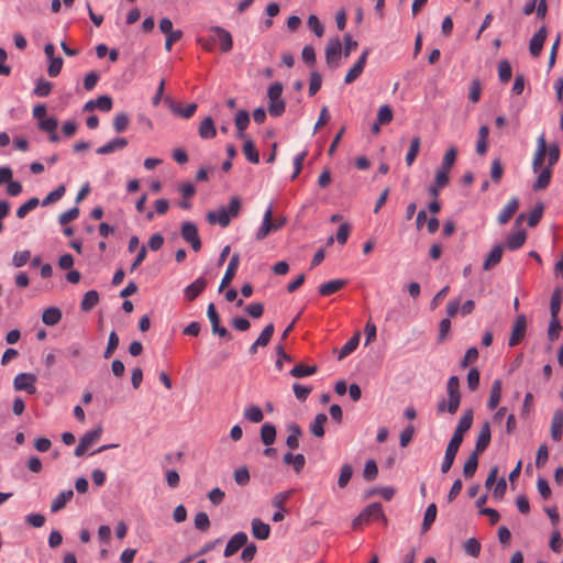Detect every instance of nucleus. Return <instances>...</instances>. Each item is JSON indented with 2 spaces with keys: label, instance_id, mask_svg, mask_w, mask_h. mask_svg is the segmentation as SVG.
<instances>
[{
  "label": "nucleus",
  "instance_id": "nucleus-1",
  "mask_svg": "<svg viewBox=\"0 0 563 563\" xmlns=\"http://www.w3.org/2000/svg\"><path fill=\"white\" fill-rule=\"evenodd\" d=\"M560 159V147L556 143L547 144L542 133L537 139V148L532 159V170L537 179L532 185L533 190L545 189L552 179V168Z\"/></svg>",
  "mask_w": 563,
  "mask_h": 563
},
{
  "label": "nucleus",
  "instance_id": "nucleus-2",
  "mask_svg": "<svg viewBox=\"0 0 563 563\" xmlns=\"http://www.w3.org/2000/svg\"><path fill=\"white\" fill-rule=\"evenodd\" d=\"M210 35L198 36L197 43L207 52H212L219 44L221 53H229L233 47L231 33L222 26H210Z\"/></svg>",
  "mask_w": 563,
  "mask_h": 563
},
{
  "label": "nucleus",
  "instance_id": "nucleus-3",
  "mask_svg": "<svg viewBox=\"0 0 563 563\" xmlns=\"http://www.w3.org/2000/svg\"><path fill=\"white\" fill-rule=\"evenodd\" d=\"M448 398H442L438 401V413L449 412L454 415L461 404L460 379L457 376H451L446 383Z\"/></svg>",
  "mask_w": 563,
  "mask_h": 563
},
{
  "label": "nucleus",
  "instance_id": "nucleus-4",
  "mask_svg": "<svg viewBox=\"0 0 563 563\" xmlns=\"http://www.w3.org/2000/svg\"><path fill=\"white\" fill-rule=\"evenodd\" d=\"M241 210V201L238 197L230 200L229 206H221L218 210L209 211L207 220L210 224H219L225 228L230 224L232 218H236Z\"/></svg>",
  "mask_w": 563,
  "mask_h": 563
},
{
  "label": "nucleus",
  "instance_id": "nucleus-5",
  "mask_svg": "<svg viewBox=\"0 0 563 563\" xmlns=\"http://www.w3.org/2000/svg\"><path fill=\"white\" fill-rule=\"evenodd\" d=\"M343 53L342 43L339 37H332L325 46V62L329 67L336 68L340 66V58Z\"/></svg>",
  "mask_w": 563,
  "mask_h": 563
},
{
  "label": "nucleus",
  "instance_id": "nucleus-6",
  "mask_svg": "<svg viewBox=\"0 0 563 563\" xmlns=\"http://www.w3.org/2000/svg\"><path fill=\"white\" fill-rule=\"evenodd\" d=\"M102 434V428L99 426L93 430L87 431L79 441L75 449L76 456H82L95 443H97Z\"/></svg>",
  "mask_w": 563,
  "mask_h": 563
},
{
  "label": "nucleus",
  "instance_id": "nucleus-7",
  "mask_svg": "<svg viewBox=\"0 0 563 563\" xmlns=\"http://www.w3.org/2000/svg\"><path fill=\"white\" fill-rule=\"evenodd\" d=\"M36 376L31 373H21L18 374L13 380V386L15 390H23L30 395L36 393Z\"/></svg>",
  "mask_w": 563,
  "mask_h": 563
},
{
  "label": "nucleus",
  "instance_id": "nucleus-8",
  "mask_svg": "<svg viewBox=\"0 0 563 563\" xmlns=\"http://www.w3.org/2000/svg\"><path fill=\"white\" fill-rule=\"evenodd\" d=\"M181 236L188 242L195 252L200 251L201 241L198 235V229L192 222H184L181 225Z\"/></svg>",
  "mask_w": 563,
  "mask_h": 563
},
{
  "label": "nucleus",
  "instance_id": "nucleus-9",
  "mask_svg": "<svg viewBox=\"0 0 563 563\" xmlns=\"http://www.w3.org/2000/svg\"><path fill=\"white\" fill-rule=\"evenodd\" d=\"M527 331V318L525 314H519L512 327L511 335L508 344L515 346L521 342Z\"/></svg>",
  "mask_w": 563,
  "mask_h": 563
},
{
  "label": "nucleus",
  "instance_id": "nucleus-10",
  "mask_svg": "<svg viewBox=\"0 0 563 563\" xmlns=\"http://www.w3.org/2000/svg\"><path fill=\"white\" fill-rule=\"evenodd\" d=\"M247 534L245 532H236L233 534L228 541L224 549V556L230 558L235 554L241 548H243L247 543Z\"/></svg>",
  "mask_w": 563,
  "mask_h": 563
},
{
  "label": "nucleus",
  "instance_id": "nucleus-11",
  "mask_svg": "<svg viewBox=\"0 0 563 563\" xmlns=\"http://www.w3.org/2000/svg\"><path fill=\"white\" fill-rule=\"evenodd\" d=\"M369 54V49L366 48L357 59V62L353 65V67L347 71L344 78L345 84H352L363 73L367 56Z\"/></svg>",
  "mask_w": 563,
  "mask_h": 563
},
{
  "label": "nucleus",
  "instance_id": "nucleus-12",
  "mask_svg": "<svg viewBox=\"0 0 563 563\" xmlns=\"http://www.w3.org/2000/svg\"><path fill=\"white\" fill-rule=\"evenodd\" d=\"M361 515L363 516L364 521L366 523L372 520H382V521H384V523L387 522V519L383 511V507L378 503H373V504L368 505L367 507H365L362 510Z\"/></svg>",
  "mask_w": 563,
  "mask_h": 563
},
{
  "label": "nucleus",
  "instance_id": "nucleus-13",
  "mask_svg": "<svg viewBox=\"0 0 563 563\" xmlns=\"http://www.w3.org/2000/svg\"><path fill=\"white\" fill-rule=\"evenodd\" d=\"M207 287V279L198 277L195 282L184 289V297L188 301L195 300Z\"/></svg>",
  "mask_w": 563,
  "mask_h": 563
},
{
  "label": "nucleus",
  "instance_id": "nucleus-14",
  "mask_svg": "<svg viewBox=\"0 0 563 563\" xmlns=\"http://www.w3.org/2000/svg\"><path fill=\"white\" fill-rule=\"evenodd\" d=\"M272 231H275V230H274V222H273V210H272V206H269L263 216L262 224L258 228V230L255 234V238L258 241L264 240Z\"/></svg>",
  "mask_w": 563,
  "mask_h": 563
},
{
  "label": "nucleus",
  "instance_id": "nucleus-15",
  "mask_svg": "<svg viewBox=\"0 0 563 563\" xmlns=\"http://www.w3.org/2000/svg\"><path fill=\"white\" fill-rule=\"evenodd\" d=\"M490 439H492L490 424L488 421H486L481 427L474 451L478 452V453L484 452L488 448V445L490 443Z\"/></svg>",
  "mask_w": 563,
  "mask_h": 563
},
{
  "label": "nucleus",
  "instance_id": "nucleus-16",
  "mask_svg": "<svg viewBox=\"0 0 563 563\" xmlns=\"http://www.w3.org/2000/svg\"><path fill=\"white\" fill-rule=\"evenodd\" d=\"M198 134L202 140H211L217 135L214 121L211 117H206L198 126Z\"/></svg>",
  "mask_w": 563,
  "mask_h": 563
},
{
  "label": "nucleus",
  "instance_id": "nucleus-17",
  "mask_svg": "<svg viewBox=\"0 0 563 563\" xmlns=\"http://www.w3.org/2000/svg\"><path fill=\"white\" fill-rule=\"evenodd\" d=\"M547 38V29L542 26L531 38L529 49L532 56L540 55Z\"/></svg>",
  "mask_w": 563,
  "mask_h": 563
},
{
  "label": "nucleus",
  "instance_id": "nucleus-18",
  "mask_svg": "<svg viewBox=\"0 0 563 563\" xmlns=\"http://www.w3.org/2000/svg\"><path fill=\"white\" fill-rule=\"evenodd\" d=\"M239 264H240V256H239V254H234L229 262V265L227 267L224 276L222 277V280H221V284L219 287L220 291L232 282V279L235 276Z\"/></svg>",
  "mask_w": 563,
  "mask_h": 563
},
{
  "label": "nucleus",
  "instance_id": "nucleus-19",
  "mask_svg": "<svg viewBox=\"0 0 563 563\" xmlns=\"http://www.w3.org/2000/svg\"><path fill=\"white\" fill-rule=\"evenodd\" d=\"M126 145H128L126 139L117 137V139L109 141L104 145L98 147L96 152H97V154H100V155H108L115 151L123 150Z\"/></svg>",
  "mask_w": 563,
  "mask_h": 563
},
{
  "label": "nucleus",
  "instance_id": "nucleus-20",
  "mask_svg": "<svg viewBox=\"0 0 563 563\" xmlns=\"http://www.w3.org/2000/svg\"><path fill=\"white\" fill-rule=\"evenodd\" d=\"M563 433V409L554 411L551 421V437L554 441H560Z\"/></svg>",
  "mask_w": 563,
  "mask_h": 563
},
{
  "label": "nucleus",
  "instance_id": "nucleus-21",
  "mask_svg": "<svg viewBox=\"0 0 563 563\" xmlns=\"http://www.w3.org/2000/svg\"><path fill=\"white\" fill-rule=\"evenodd\" d=\"M519 208V200L512 197L498 214V222L506 224Z\"/></svg>",
  "mask_w": 563,
  "mask_h": 563
},
{
  "label": "nucleus",
  "instance_id": "nucleus-22",
  "mask_svg": "<svg viewBox=\"0 0 563 563\" xmlns=\"http://www.w3.org/2000/svg\"><path fill=\"white\" fill-rule=\"evenodd\" d=\"M252 534L258 540H266L271 534V527L258 518H254L251 522Z\"/></svg>",
  "mask_w": 563,
  "mask_h": 563
},
{
  "label": "nucleus",
  "instance_id": "nucleus-23",
  "mask_svg": "<svg viewBox=\"0 0 563 563\" xmlns=\"http://www.w3.org/2000/svg\"><path fill=\"white\" fill-rule=\"evenodd\" d=\"M165 101L169 104V108L173 113L180 115L185 119L191 118L197 110L196 103H189L187 107L183 108L176 104L170 98H166Z\"/></svg>",
  "mask_w": 563,
  "mask_h": 563
},
{
  "label": "nucleus",
  "instance_id": "nucleus-24",
  "mask_svg": "<svg viewBox=\"0 0 563 563\" xmlns=\"http://www.w3.org/2000/svg\"><path fill=\"white\" fill-rule=\"evenodd\" d=\"M527 239L525 230L519 229L510 233L506 240V245L509 250H518L521 247Z\"/></svg>",
  "mask_w": 563,
  "mask_h": 563
},
{
  "label": "nucleus",
  "instance_id": "nucleus-25",
  "mask_svg": "<svg viewBox=\"0 0 563 563\" xmlns=\"http://www.w3.org/2000/svg\"><path fill=\"white\" fill-rule=\"evenodd\" d=\"M504 249L501 245L494 246L489 254L487 255L486 260L484 261L483 268L485 271H489L494 266H496L501 261Z\"/></svg>",
  "mask_w": 563,
  "mask_h": 563
},
{
  "label": "nucleus",
  "instance_id": "nucleus-26",
  "mask_svg": "<svg viewBox=\"0 0 563 563\" xmlns=\"http://www.w3.org/2000/svg\"><path fill=\"white\" fill-rule=\"evenodd\" d=\"M346 285L345 279H332L329 280L319 287V294L322 296H330L340 289H342Z\"/></svg>",
  "mask_w": 563,
  "mask_h": 563
},
{
  "label": "nucleus",
  "instance_id": "nucleus-27",
  "mask_svg": "<svg viewBox=\"0 0 563 563\" xmlns=\"http://www.w3.org/2000/svg\"><path fill=\"white\" fill-rule=\"evenodd\" d=\"M74 496V492L71 489L63 490L58 494L57 497H55L51 504V511L57 512L62 510L68 501Z\"/></svg>",
  "mask_w": 563,
  "mask_h": 563
},
{
  "label": "nucleus",
  "instance_id": "nucleus-28",
  "mask_svg": "<svg viewBox=\"0 0 563 563\" xmlns=\"http://www.w3.org/2000/svg\"><path fill=\"white\" fill-rule=\"evenodd\" d=\"M62 319V311L56 307H49L42 313V321L44 324L53 327L56 325Z\"/></svg>",
  "mask_w": 563,
  "mask_h": 563
},
{
  "label": "nucleus",
  "instance_id": "nucleus-29",
  "mask_svg": "<svg viewBox=\"0 0 563 563\" xmlns=\"http://www.w3.org/2000/svg\"><path fill=\"white\" fill-rule=\"evenodd\" d=\"M284 463L286 465H291L296 473H300L306 464V459L302 454H292L290 452L284 455Z\"/></svg>",
  "mask_w": 563,
  "mask_h": 563
},
{
  "label": "nucleus",
  "instance_id": "nucleus-30",
  "mask_svg": "<svg viewBox=\"0 0 563 563\" xmlns=\"http://www.w3.org/2000/svg\"><path fill=\"white\" fill-rule=\"evenodd\" d=\"M276 440V428L274 424L266 422L261 428V441L264 445L269 446Z\"/></svg>",
  "mask_w": 563,
  "mask_h": 563
},
{
  "label": "nucleus",
  "instance_id": "nucleus-31",
  "mask_svg": "<svg viewBox=\"0 0 563 563\" xmlns=\"http://www.w3.org/2000/svg\"><path fill=\"white\" fill-rule=\"evenodd\" d=\"M289 435L286 439V445L290 450H296L299 446V438L301 435V429L298 424L291 423L287 427Z\"/></svg>",
  "mask_w": 563,
  "mask_h": 563
},
{
  "label": "nucleus",
  "instance_id": "nucleus-32",
  "mask_svg": "<svg viewBox=\"0 0 563 563\" xmlns=\"http://www.w3.org/2000/svg\"><path fill=\"white\" fill-rule=\"evenodd\" d=\"M501 380L500 379H495L493 385H492V388H490V395H489V399H488V402H487V407L489 409H495L500 399H501Z\"/></svg>",
  "mask_w": 563,
  "mask_h": 563
},
{
  "label": "nucleus",
  "instance_id": "nucleus-33",
  "mask_svg": "<svg viewBox=\"0 0 563 563\" xmlns=\"http://www.w3.org/2000/svg\"><path fill=\"white\" fill-rule=\"evenodd\" d=\"M474 419V411L473 409H466L462 417L460 418L457 426L455 428V431H460L461 433L465 434L472 427Z\"/></svg>",
  "mask_w": 563,
  "mask_h": 563
},
{
  "label": "nucleus",
  "instance_id": "nucleus-34",
  "mask_svg": "<svg viewBox=\"0 0 563 563\" xmlns=\"http://www.w3.org/2000/svg\"><path fill=\"white\" fill-rule=\"evenodd\" d=\"M478 452L473 451L467 461L465 462L463 466V475L466 478H472L474 474L476 473L477 466H478Z\"/></svg>",
  "mask_w": 563,
  "mask_h": 563
},
{
  "label": "nucleus",
  "instance_id": "nucleus-35",
  "mask_svg": "<svg viewBox=\"0 0 563 563\" xmlns=\"http://www.w3.org/2000/svg\"><path fill=\"white\" fill-rule=\"evenodd\" d=\"M328 418L325 413H318L314 420L310 424L311 433L317 438H322L324 435V424Z\"/></svg>",
  "mask_w": 563,
  "mask_h": 563
},
{
  "label": "nucleus",
  "instance_id": "nucleus-36",
  "mask_svg": "<svg viewBox=\"0 0 563 563\" xmlns=\"http://www.w3.org/2000/svg\"><path fill=\"white\" fill-rule=\"evenodd\" d=\"M99 302V294L96 290H89L84 295V298L80 303V308L82 311H90L93 309Z\"/></svg>",
  "mask_w": 563,
  "mask_h": 563
},
{
  "label": "nucleus",
  "instance_id": "nucleus-37",
  "mask_svg": "<svg viewBox=\"0 0 563 563\" xmlns=\"http://www.w3.org/2000/svg\"><path fill=\"white\" fill-rule=\"evenodd\" d=\"M457 151L454 146L450 147L442 159L441 166L439 167L440 170L450 173L451 168L453 167L455 159H456Z\"/></svg>",
  "mask_w": 563,
  "mask_h": 563
},
{
  "label": "nucleus",
  "instance_id": "nucleus-38",
  "mask_svg": "<svg viewBox=\"0 0 563 563\" xmlns=\"http://www.w3.org/2000/svg\"><path fill=\"white\" fill-rule=\"evenodd\" d=\"M421 140L420 136H415L411 142L408 150V153L406 155V163L408 166H411L413 162L416 161L419 151H420Z\"/></svg>",
  "mask_w": 563,
  "mask_h": 563
},
{
  "label": "nucleus",
  "instance_id": "nucleus-39",
  "mask_svg": "<svg viewBox=\"0 0 563 563\" xmlns=\"http://www.w3.org/2000/svg\"><path fill=\"white\" fill-rule=\"evenodd\" d=\"M360 343V333L354 334L340 350L338 358L342 360L350 355Z\"/></svg>",
  "mask_w": 563,
  "mask_h": 563
},
{
  "label": "nucleus",
  "instance_id": "nucleus-40",
  "mask_svg": "<svg viewBox=\"0 0 563 563\" xmlns=\"http://www.w3.org/2000/svg\"><path fill=\"white\" fill-rule=\"evenodd\" d=\"M317 371H318V368L314 365L309 366V365L298 364L290 371V375L296 378H302V377L316 374Z\"/></svg>",
  "mask_w": 563,
  "mask_h": 563
},
{
  "label": "nucleus",
  "instance_id": "nucleus-41",
  "mask_svg": "<svg viewBox=\"0 0 563 563\" xmlns=\"http://www.w3.org/2000/svg\"><path fill=\"white\" fill-rule=\"evenodd\" d=\"M40 205V200L38 198H31L29 199L26 202H24L23 205H21L18 210H16V217L19 219H23L27 216L29 212L33 211L34 209H36Z\"/></svg>",
  "mask_w": 563,
  "mask_h": 563
},
{
  "label": "nucleus",
  "instance_id": "nucleus-42",
  "mask_svg": "<svg viewBox=\"0 0 563 563\" xmlns=\"http://www.w3.org/2000/svg\"><path fill=\"white\" fill-rule=\"evenodd\" d=\"M244 418L253 423H258L263 420L264 415L258 406L252 405L244 410Z\"/></svg>",
  "mask_w": 563,
  "mask_h": 563
},
{
  "label": "nucleus",
  "instance_id": "nucleus-43",
  "mask_svg": "<svg viewBox=\"0 0 563 563\" xmlns=\"http://www.w3.org/2000/svg\"><path fill=\"white\" fill-rule=\"evenodd\" d=\"M437 518V506L435 504H430L424 512L423 522H422V532H426L430 529L432 523Z\"/></svg>",
  "mask_w": 563,
  "mask_h": 563
},
{
  "label": "nucleus",
  "instance_id": "nucleus-44",
  "mask_svg": "<svg viewBox=\"0 0 563 563\" xmlns=\"http://www.w3.org/2000/svg\"><path fill=\"white\" fill-rule=\"evenodd\" d=\"M243 153L247 161L253 164H257L260 162L258 152L255 148L254 143L251 140H245L243 144Z\"/></svg>",
  "mask_w": 563,
  "mask_h": 563
},
{
  "label": "nucleus",
  "instance_id": "nucleus-45",
  "mask_svg": "<svg viewBox=\"0 0 563 563\" xmlns=\"http://www.w3.org/2000/svg\"><path fill=\"white\" fill-rule=\"evenodd\" d=\"M66 192V188L64 185L58 186L55 190L51 191L43 200L42 206L46 207L51 203H54L63 198Z\"/></svg>",
  "mask_w": 563,
  "mask_h": 563
},
{
  "label": "nucleus",
  "instance_id": "nucleus-46",
  "mask_svg": "<svg viewBox=\"0 0 563 563\" xmlns=\"http://www.w3.org/2000/svg\"><path fill=\"white\" fill-rule=\"evenodd\" d=\"M463 548L468 555L477 558L481 553L482 547L475 538H470L464 542Z\"/></svg>",
  "mask_w": 563,
  "mask_h": 563
},
{
  "label": "nucleus",
  "instance_id": "nucleus-47",
  "mask_svg": "<svg viewBox=\"0 0 563 563\" xmlns=\"http://www.w3.org/2000/svg\"><path fill=\"white\" fill-rule=\"evenodd\" d=\"M561 301H562L561 290L556 289L552 294L551 302H550L551 318H559V312L561 309Z\"/></svg>",
  "mask_w": 563,
  "mask_h": 563
},
{
  "label": "nucleus",
  "instance_id": "nucleus-48",
  "mask_svg": "<svg viewBox=\"0 0 563 563\" xmlns=\"http://www.w3.org/2000/svg\"><path fill=\"white\" fill-rule=\"evenodd\" d=\"M353 475V468L350 464H344L341 467L338 485L340 488H344Z\"/></svg>",
  "mask_w": 563,
  "mask_h": 563
},
{
  "label": "nucleus",
  "instance_id": "nucleus-49",
  "mask_svg": "<svg viewBox=\"0 0 563 563\" xmlns=\"http://www.w3.org/2000/svg\"><path fill=\"white\" fill-rule=\"evenodd\" d=\"M31 258V252L29 250L18 251L13 254L12 265L16 268L24 266Z\"/></svg>",
  "mask_w": 563,
  "mask_h": 563
},
{
  "label": "nucleus",
  "instance_id": "nucleus-50",
  "mask_svg": "<svg viewBox=\"0 0 563 563\" xmlns=\"http://www.w3.org/2000/svg\"><path fill=\"white\" fill-rule=\"evenodd\" d=\"M393 117L394 114L390 106L383 104L378 109L376 120L378 121V123L388 124L389 122H391Z\"/></svg>",
  "mask_w": 563,
  "mask_h": 563
},
{
  "label": "nucleus",
  "instance_id": "nucleus-51",
  "mask_svg": "<svg viewBox=\"0 0 563 563\" xmlns=\"http://www.w3.org/2000/svg\"><path fill=\"white\" fill-rule=\"evenodd\" d=\"M273 333H274V324L269 323L263 329L262 333L256 339L255 345L266 346L269 343Z\"/></svg>",
  "mask_w": 563,
  "mask_h": 563
},
{
  "label": "nucleus",
  "instance_id": "nucleus-52",
  "mask_svg": "<svg viewBox=\"0 0 563 563\" xmlns=\"http://www.w3.org/2000/svg\"><path fill=\"white\" fill-rule=\"evenodd\" d=\"M292 493H294V490L289 489V490H285V492H280V493L276 494L272 500L273 506L275 508L285 510L284 506L287 503V500L290 498Z\"/></svg>",
  "mask_w": 563,
  "mask_h": 563
},
{
  "label": "nucleus",
  "instance_id": "nucleus-53",
  "mask_svg": "<svg viewBox=\"0 0 563 563\" xmlns=\"http://www.w3.org/2000/svg\"><path fill=\"white\" fill-rule=\"evenodd\" d=\"M119 336L117 334L115 331H112L110 334H109V339H108V345H107V349L103 353V357L104 358H109L112 356V354L114 353V351L118 349L119 346Z\"/></svg>",
  "mask_w": 563,
  "mask_h": 563
},
{
  "label": "nucleus",
  "instance_id": "nucleus-54",
  "mask_svg": "<svg viewBox=\"0 0 563 563\" xmlns=\"http://www.w3.org/2000/svg\"><path fill=\"white\" fill-rule=\"evenodd\" d=\"M52 88H53L52 82H49L45 79H38L33 92L37 97H46L51 93Z\"/></svg>",
  "mask_w": 563,
  "mask_h": 563
},
{
  "label": "nucleus",
  "instance_id": "nucleus-55",
  "mask_svg": "<svg viewBox=\"0 0 563 563\" xmlns=\"http://www.w3.org/2000/svg\"><path fill=\"white\" fill-rule=\"evenodd\" d=\"M562 330L561 322L559 318H551L549 329H548V338L550 341H555L560 336V332Z\"/></svg>",
  "mask_w": 563,
  "mask_h": 563
},
{
  "label": "nucleus",
  "instance_id": "nucleus-56",
  "mask_svg": "<svg viewBox=\"0 0 563 563\" xmlns=\"http://www.w3.org/2000/svg\"><path fill=\"white\" fill-rule=\"evenodd\" d=\"M130 123V119L125 113H118L113 119V128L117 133H121L126 130Z\"/></svg>",
  "mask_w": 563,
  "mask_h": 563
},
{
  "label": "nucleus",
  "instance_id": "nucleus-57",
  "mask_svg": "<svg viewBox=\"0 0 563 563\" xmlns=\"http://www.w3.org/2000/svg\"><path fill=\"white\" fill-rule=\"evenodd\" d=\"M481 95H482L481 81H479V79H473L471 82V86H470V90H468V99L473 103H476L479 101Z\"/></svg>",
  "mask_w": 563,
  "mask_h": 563
},
{
  "label": "nucleus",
  "instance_id": "nucleus-58",
  "mask_svg": "<svg viewBox=\"0 0 563 563\" xmlns=\"http://www.w3.org/2000/svg\"><path fill=\"white\" fill-rule=\"evenodd\" d=\"M307 24L309 29L318 36L321 37L324 33V27L317 15H309Z\"/></svg>",
  "mask_w": 563,
  "mask_h": 563
},
{
  "label": "nucleus",
  "instance_id": "nucleus-59",
  "mask_svg": "<svg viewBox=\"0 0 563 563\" xmlns=\"http://www.w3.org/2000/svg\"><path fill=\"white\" fill-rule=\"evenodd\" d=\"M236 130H246L250 124V114L246 110H239L235 114Z\"/></svg>",
  "mask_w": 563,
  "mask_h": 563
},
{
  "label": "nucleus",
  "instance_id": "nucleus-60",
  "mask_svg": "<svg viewBox=\"0 0 563 563\" xmlns=\"http://www.w3.org/2000/svg\"><path fill=\"white\" fill-rule=\"evenodd\" d=\"M234 481L240 486H245L250 482V472L247 467L242 466L234 471Z\"/></svg>",
  "mask_w": 563,
  "mask_h": 563
},
{
  "label": "nucleus",
  "instance_id": "nucleus-61",
  "mask_svg": "<svg viewBox=\"0 0 563 563\" xmlns=\"http://www.w3.org/2000/svg\"><path fill=\"white\" fill-rule=\"evenodd\" d=\"M512 75L511 66L507 60H501L498 65V76L500 81L507 82L510 80Z\"/></svg>",
  "mask_w": 563,
  "mask_h": 563
},
{
  "label": "nucleus",
  "instance_id": "nucleus-62",
  "mask_svg": "<svg viewBox=\"0 0 563 563\" xmlns=\"http://www.w3.org/2000/svg\"><path fill=\"white\" fill-rule=\"evenodd\" d=\"M322 85V77L318 71H312L310 75V82H309V95L314 96Z\"/></svg>",
  "mask_w": 563,
  "mask_h": 563
},
{
  "label": "nucleus",
  "instance_id": "nucleus-63",
  "mask_svg": "<svg viewBox=\"0 0 563 563\" xmlns=\"http://www.w3.org/2000/svg\"><path fill=\"white\" fill-rule=\"evenodd\" d=\"M542 213H543V205L538 203L528 217V225L531 228L536 227L539 223V221L541 220Z\"/></svg>",
  "mask_w": 563,
  "mask_h": 563
},
{
  "label": "nucleus",
  "instance_id": "nucleus-64",
  "mask_svg": "<svg viewBox=\"0 0 563 563\" xmlns=\"http://www.w3.org/2000/svg\"><path fill=\"white\" fill-rule=\"evenodd\" d=\"M79 216V209L74 207L63 213L59 214L58 221L62 225H65L74 220H76Z\"/></svg>",
  "mask_w": 563,
  "mask_h": 563
}]
</instances>
